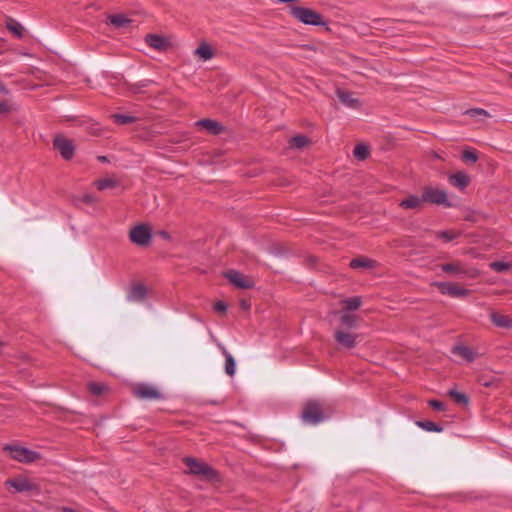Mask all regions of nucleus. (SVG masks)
I'll use <instances>...</instances> for the list:
<instances>
[{
  "label": "nucleus",
  "mask_w": 512,
  "mask_h": 512,
  "mask_svg": "<svg viewBox=\"0 0 512 512\" xmlns=\"http://www.w3.org/2000/svg\"><path fill=\"white\" fill-rule=\"evenodd\" d=\"M416 425L418 427L424 429L425 431H428V432H441V431H443V427L442 426H440L439 424H437L435 422L428 421V420L417 421Z\"/></svg>",
  "instance_id": "27"
},
{
  "label": "nucleus",
  "mask_w": 512,
  "mask_h": 512,
  "mask_svg": "<svg viewBox=\"0 0 512 512\" xmlns=\"http://www.w3.org/2000/svg\"><path fill=\"white\" fill-rule=\"evenodd\" d=\"M359 335L356 333L349 332L348 330H344L343 328H338L334 332V339L336 343L345 349H353L356 347L358 343Z\"/></svg>",
  "instance_id": "8"
},
{
  "label": "nucleus",
  "mask_w": 512,
  "mask_h": 512,
  "mask_svg": "<svg viewBox=\"0 0 512 512\" xmlns=\"http://www.w3.org/2000/svg\"><path fill=\"white\" fill-rule=\"evenodd\" d=\"M356 320H357V317L353 314H343L340 317V327L339 328H343L344 330H349L351 328H355L357 326Z\"/></svg>",
  "instance_id": "25"
},
{
  "label": "nucleus",
  "mask_w": 512,
  "mask_h": 512,
  "mask_svg": "<svg viewBox=\"0 0 512 512\" xmlns=\"http://www.w3.org/2000/svg\"><path fill=\"white\" fill-rule=\"evenodd\" d=\"M146 295V287L143 284H135L128 291L127 300L130 302H143Z\"/></svg>",
  "instance_id": "15"
},
{
  "label": "nucleus",
  "mask_w": 512,
  "mask_h": 512,
  "mask_svg": "<svg viewBox=\"0 0 512 512\" xmlns=\"http://www.w3.org/2000/svg\"><path fill=\"white\" fill-rule=\"evenodd\" d=\"M133 395L140 400H160L163 394L154 386L148 383H137L132 388Z\"/></svg>",
  "instance_id": "5"
},
{
  "label": "nucleus",
  "mask_w": 512,
  "mask_h": 512,
  "mask_svg": "<svg viewBox=\"0 0 512 512\" xmlns=\"http://www.w3.org/2000/svg\"><path fill=\"white\" fill-rule=\"evenodd\" d=\"M4 450L9 451L10 456L21 463L29 464L41 458L38 452L16 445H6Z\"/></svg>",
  "instance_id": "4"
},
{
  "label": "nucleus",
  "mask_w": 512,
  "mask_h": 512,
  "mask_svg": "<svg viewBox=\"0 0 512 512\" xmlns=\"http://www.w3.org/2000/svg\"><path fill=\"white\" fill-rule=\"evenodd\" d=\"M109 22L115 27V28H122L126 27L131 20L128 19L126 16L122 14H114L109 16Z\"/></svg>",
  "instance_id": "26"
},
{
  "label": "nucleus",
  "mask_w": 512,
  "mask_h": 512,
  "mask_svg": "<svg viewBox=\"0 0 512 512\" xmlns=\"http://www.w3.org/2000/svg\"><path fill=\"white\" fill-rule=\"evenodd\" d=\"M449 183L460 190H464L470 183V177L463 171H457L448 177Z\"/></svg>",
  "instance_id": "13"
},
{
  "label": "nucleus",
  "mask_w": 512,
  "mask_h": 512,
  "mask_svg": "<svg viewBox=\"0 0 512 512\" xmlns=\"http://www.w3.org/2000/svg\"><path fill=\"white\" fill-rule=\"evenodd\" d=\"M241 307L246 309L249 307V305L246 303V301L243 300V301H241Z\"/></svg>",
  "instance_id": "50"
},
{
  "label": "nucleus",
  "mask_w": 512,
  "mask_h": 512,
  "mask_svg": "<svg viewBox=\"0 0 512 512\" xmlns=\"http://www.w3.org/2000/svg\"><path fill=\"white\" fill-rule=\"evenodd\" d=\"M83 201L85 203L91 204L94 201V198H93L92 195L86 194V195L83 196Z\"/></svg>",
  "instance_id": "45"
},
{
  "label": "nucleus",
  "mask_w": 512,
  "mask_h": 512,
  "mask_svg": "<svg viewBox=\"0 0 512 512\" xmlns=\"http://www.w3.org/2000/svg\"><path fill=\"white\" fill-rule=\"evenodd\" d=\"M98 160L100 162H108V158L106 156H98Z\"/></svg>",
  "instance_id": "48"
},
{
  "label": "nucleus",
  "mask_w": 512,
  "mask_h": 512,
  "mask_svg": "<svg viewBox=\"0 0 512 512\" xmlns=\"http://www.w3.org/2000/svg\"><path fill=\"white\" fill-rule=\"evenodd\" d=\"M424 203L423 195L421 197L416 195H409L407 198L403 199L399 206L403 209H418Z\"/></svg>",
  "instance_id": "19"
},
{
  "label": "nucleus",
  "mask_w": 512,
  "mask_h": 512,
  "mask_svg": "<svg viewBox=\"0 0 512 512\" xmlns=\"http://www.w3.org/2000/svg\"><path fill=\"white\" fill-rule=\"evenodd\" d=\"M196 126L206 129L212 135H220L224 131V127L212 119H201L196 122Z\"/></svg>",
  "instance_id": "16"
},
{
  "label": "nucleus",
  "mask_w": 512,
  "mask_h": 512,
  "mask_svg": "<svg viewBox=\"0 0 512 512\" xmlns=\"http://www.w3.org/2000/svg\"><path fill=\"white\" fill-rule=\"evenodd\" d=\"M290 14L306 25L313 26H324L326 22L323 20V17L320 13L306 7L302 6H293L290 9Z\"/></svg>",
  "instance_id": "3"
},
{
  "label": "nucleus",
  "mask_w": 512,
  "mask_h": 512,
  "mask_svg": "<svg viewBox=\"0 0 512 512\" xmlns=\"http://www.w3.org/2000/svg\"><path fill=\"white\" fill-rule=\"evenodd\" d=\"M440 268L443 272L455 276H462L468 273V270L461 261L444 263L440 265Z\"/></svg>",
  "instance_id": "14"
},
{
  "label": "nucleus",
  "mask_w": 512,
  "mask_h": 512,
  "mask_svg": "<svg viewBox=\"0 0 512 512\" xmlns=\"http://www.w3.org/2000/svg\"><path fill=\"white\" fill-rule=\"evenodd\" d=\"M200 59L207 61L213 58L214 53L210 45L206 42L201 43L194 52Z\"/></svg>",
  "instance_id": "22"
},
{
  "label": "nucleus",
  "mask_w": 512,
  "mask_h": 512,
  "mask_svg": "<svg viewBox=\"0 0 512 512\" xmlns=\"http://www.w3.org/2000/svg\"><path fill=\"white\" fill-rule=\"evenodd\" d=\"M112 119L116 124L119 125H128L136 121V117L120 113L113 114Z\"/></svg>",
  "instance_id": "30"
},
{
  "label": "nucleus",
  "mask_w": 512,
  "mask_h": 512,
  "mask_svg": "<svg viewBox=\"0 0 512 512\" xmlns=\"http://www.w3.org/2000/svg\"><path fill=\"white\" fill-rule=\"evenodd\" d=\"M130 241L141 247L148 246L152 239L151 229L148 225L138 224L129 232Z\"/></svg>",
  "instance_id": "6"
},
{
  "label": "nucleus",
  "mask_w": 512,
  "mask_h": 512,
  "mask_svg": "<svg viewBox=\"0 0 512 512\" xmlns=\"http://www.w3.org/2000/svg\"><path fill=\"white\" fill-rule=\"evenodd\" d=\"M309 143V139L304 135H296L290 139L292 148L302 149Z\"/></svg>",
  "instance_id": "31"
},
{
  "label": "nucleus",
  "mask_w": 512,
  "mask_h": 512,
  "mask_svg": "<svg viewBox=\"0 0 512 512\" xmlns=\"http://www.w3.org/2000/svg\"><path fill=\"white\" fill-rule=\"evenodd\" d=\"M354 157L358 160H365L369 155L368 147L364 144H357L353 151Z\"/></svg>",
  "instance_id": "33"
},
{
  "label": "nucleus",
  "mask_w": 512,
  "mask_h": 512,
  "mask_svg": "<svg viewBox=\"0 0 512 512\" xmlns=\"http://www.w3.org/2000/svg\"><path fill=\"white\" fill-rule=\"evenodd\" d=\"M511 78H512V74H511Z\"/></svg>",
  "instance_id": "51"
},
{
  "label": "nucleus",
  "mask_w": 512,
  "mask_h": 512,
  "mask_svg": "<svg viewBox=\"0 0 512 512\" xmlns=\"http://www.w3.org/2000/svg\"><path fill=\"white\" fill-rule=\"evenodd\" d=\"M447 394L460 406H467L469 404V397L465 393L450 389Z\"/></svg>",
  "instance_id": "24"
},
{
  "label": "nucleus",
  "mask_w": 512,
  "mask_h": 512,
  "mask_svg": "<svg viewBox=\"0 0 512 512\" xmlns=\"http://www.w3.org/2000/svg\"><path fill=\"white\" fill-rule=\"evenodd\" d=\"M328 418L325 414L323 405L317 400H310L305 403L301 419L304 423L309 425H317Z\"/></svg>",
  "instance_id": "2"
},
{
  "label": "nucleus",
  "mask_w": 512,
  "mask_h": 512,
  "mask_svg": "<svg viewBox=\"0 0 512 512\" xmlns=\"http://www.w3.org/2000/svg\"><path fill=\"white\" fill-rule=\"evenodd\" d=\"M10 107L5 101H0V115L7 114L10 112Z\"/></svg>",
  "instance_id": "44"
},
{
  "label": "nucleus",
  "mask_w": 512,
  "mask_h": 512,
  "mask_svg": "<svg viewBox=\"0 0 512 512\" xmlns=\"http://www.w3.org/2000/svg\"><path fill=\"white\" fill-rule=\"evenodd\" d=\"M336 95H337L338 99L340 100V102L343 103L347 107L356 108L359 103V100L357 98H355L353 96V93H351L349 91H346L343 89H338L336 91Z\"/></svg>",
  "instance_id": "18"
},
{
  "label": "nucleus",
  "mask_w": 512,
  "mask_h": 512,
  "mask_svg": "<svg viewBox=\"0 0 512 512\" xmlns=\"http://www.w3.org/2000/svg\"><path fill=\"white\" fill-rule=\"evenodd\" d=\"M183 463L189 468L188 474L199 476L202 480L214 482L219 480L218 472L210 465L193 457H184Z\"/></svg>",
  "instance_id": "1"
},
{
  "label": "nucleus",
  "mask_w": 512,
  "mask_h": 512,
  "mask_svg": "<svg viewBox=\"0 0 512 512\" xmlns=\"http://www.w3.org/2000/svg\"><path fill=\"white\" fill-rule=\"evenodd\" d=\"M96 186L99 190L114 188L116 186L115 180L111 178H103L96 181Z\"/></svg>",
  "instance_id": "36"
},
{
  "label": "nucleus",
  "mask_w": 512,
  "mask_h": 512,
  "mask_svg": "<svg viewBox=\"0 0 512 512\" xmlns=\"http://www.w3.org/2000/svg\"><path fill=\"white\" fill-rule=\"evenodd\" d=\"M490 266L496 272H505L510 268V265L503 261L492 262Z\"/></svg>",
  "instance_id": "40"
},
{
  "label": "nucleus",
  "mask_w": 512,
  "mask_h": 512,
  "mask_svg": "<svg viewBox=\"0 0 512 512\" xmlns=\"http://www.w3.org/2000/svg\"><path fill=\"white\" fill-rule=\"evenodd\" d=\"M342 303L345 305L346 310L353 311L357 310L361 306L362 299L360 296H354L344 299Z\"/></svg>",
  "instance_id": "29"
},
{
  "label": "nucleus",
  "mask_w": 512,
  "mask_h": 512,
  "mask_svg": "<svg viewBox=\"0 0 512 512\" xmlns=\"http://www.w3.org/2000/svg\"><path fill=\"white\" fill-rule=\"evenodd\" d=\"M145 42L149 47L158 51H164L170 45L169 41L165 37L157 34L146 35Z\"/></svg>",
  "instance_id": "12"
},
{
  "label": "nucleus",
  "mask_w": 512,
  "mask_h": 512,
  "mask_svg": "<svg viewBox=\"0 0 512 512\" xmlns=\"http://www.w3.org/2000/svg\"><path fill=\"white\" fill-rule=\"evenodd\" d=\"M149 83H150L149 80L141 81L140 87H147Z\"/></svg>",
  "instance_id": "47"
},
{
  "label": "nucleus",
  "mask_w": 512,
  "mask_h": 512,
  "mask_svg": "<svg viewBox=\"0 0 512 512\" xmlns=\"http://www.w3.org/2000/svg\"><path fill=\"white\" fill-rule=\"evenodd\" d=\"M7 28L11 31L16 37L21 38L23 36V27L17 21L10 19L7 22Z\"/></svg>",
  "instance_id": "34"
},
{
  "label": "nucleus",
  "mask_w": 512,
  "mask_h": 512,
  "mask_svg": "<svg viewBox=\"0 0 512 512\" xmlns=\"http://www.w3.org/2000/svg\"><path fill=\"white\" fill-rule=\"evenodd\" d=\"M214 310L219 313H225L227 311V305L223 301H217L214 304Z\"/></svg>",
  "instance_id": "43"
},
{
  "label": "nucleus",
  "mask_w": 512,
  "mask_h": 512,
  "mask_svg": "<svg viewBox=\"0 0 512 512\" xmlns=\"http://www.w3.org/2000/svg\"><path fill=\"white\" fill-rule=\"evenodd\" d=\"M221 351H222V354L224 355L225 357V372L229 375V376H233L235 374V371H236V362H235V359L234 357L226 350V348L224 346H221L219 345Z\"/></svg>",
  "instance_id": "21"
},
{
  "label": "nucleus",
  "mask_w": 512,
  "mask_h": 512,
  "mask_svg": "<svg viewBox=\"0 0 512 512\" xmlns=\"http://www.w3.org/2000/svg\"><path fill=\"white\" fill-rule=\"evenodd\" d=\"M424 202L451 207L452 203L448 200L447 193L437 188L426 187L422 193Z\"/></svg>",
  "instance_id": "7"
},
{
  "label": "nucleus",
  "mask_w": 512,
  "mask_h": 512,
  "mask_svg": "<svg viewBox=\"0 0 512 512\" xmlns=\"http://www.w3.org/2000/svg\"><path fill=\"white\" fill-rule=\"evenodd\" d=\"M375 262L371 259L365 258V257H357L350 261V267L353 269H360V268H373Z\"/></svg>",
  "instance_id": "23"
},
{
  "label": "nucleus",
  "mask_w": 512,
  "mask_h": 512,
  "mask_svg": "<svg viewBox=\"0 0 512 512\" xmlns=\"http://www.w3.org/2000/svg\"><path fill=\"white\" fill-rule=\"evenodd\" d=\"M5 484L14 488L16 492L32 491L36 488L35 484L23 477L8 479Z\"/></svg>",
  "instance_id": "11"
},
{
  "label": "nucleus",
  "mask_w": 512,
  "mask_h": 512,
  "mask_svg": "<svg viewBox=\"0 0 512 512\" xmlns=\"http://www.w3.org/2000/svg\"><path fill=\"white\" fill-rule=\"evenodd\" d=\"M460 235H461L460 232L449 231V230L436 232V237L438 239L444 240L445 242H451L454 239L458 238Z\"/></svg>",
  "instance_id": "32"
},
{
  "label": "nucleus",
  "mask_w": 512,
  "mask_h": 512,
  "mask_svg": "<svg viewBox=\"0 0 512 512\" xmlns=\"http://www.w3.org/2000/svg\"><path fill=\"white\" fill-rule=\"evenodd\" d=\"M53 146L56 150L59 151L63 159L68 161L73 158L75 147L72 140L62 135H57L53 140Z\"/></svg>",
  "instance_id": "9"
},
{
  "label": "nucleus",
  "mask_w": 512,
  "mask_h": 512,
  "mask_svg": "<svg viewBox=\"0 0 512 512\" xmlns=\"http://www.w3.org/2000/svg\"><path fill=\"white\" fill-rule=\"evenodd\" d=\"M224 275L237 288L250 289L253 286L252 282L239 271L229 270Z\"/></svg>",
  "instance_id": "10"
},
{
  "label": "nucleus",
  "mask_w": 512,
  "mask_h": 512,
  "mask_svg": "<svg viewBox=\"0 0 512 512\" xmlns=\"http://www.w3.org/2000/svg\"><path fill=\"white\" fill-rule=\"evenodd\" d=\"M88 390L91 394L100 396L106 390V386L101 383L90 382L88 383Z\"/></svg>",
  "instance_id": "35"
},
{
  "label": "nucleus",
  "mask_w": 512,
  "mask_h": 512,
  "mask_svg": "<svg viewBox=\"0 0 512 512\" xmlns=\"http://www.w3.org/2000/svg\"><path fill=\"white\" fill-rule=\"evenodd\" d=\"M428 404L436 411H444L446 408L445 404L439 400H430Z\"/></svg>",
  "instance_id": "42"
},
{
  "label": "nucleus",
  "mask_w": 512,
  "mask_h": 512,
  "mask_svg": "<svg viewBox=\"0 0 512 512\" xmlns=\"http://www.w3.org/2000/svg\"><path fill=\"white\" fill-rule=\"evenodd\" d=\"M466 114L472 116V117H476V116H485L487 117L489 114L486 110L484 109H481V108H474V109H470L466 112Z\"/></svg>",
  "instance_id": "41"
},
{
  "label": "nucleus",
  "mask_w": 512,
  "mask_h": 512,
  "mask_svg": "<svg viewBox=\"0 0 512 512\" xmlns=\"http://www.w3.org/2000/svg\"><path fill=\"white\" fill-rule=\"evenodd\" d=\"M490 320L497 327L505 329L512 328V319L507 315L493 311L490 313Z\"/></svg>",
  "instance_id": "17"
},
{
  "label": "nucleus",
  "mask_w": 512,
  "mask_h": 512,
  "mask_svg": "<svg viewBox=\"0 0 512 512\" xmlns=\"http://www.w3.org/2000/svg\"><path fill=\"white\" fill-rule=\"evenodd\" d=\"M471 291L469 289L460 287L456 284L455 288L453 289L450 297L453 298H465L468 295H470Z\"/></svg>",
  "instance_id": "38"
},
{
  "label": "nucleus",
  "mask_w": 512,
  "mask_h": 512,
  "mask_svg": "<svg viewBox=\"0 0 512 512\" xmlns=\"http://www.w3.org/2000/svg\"><path fill=\"white\" fill-rule=\"evenodd\" d=\"M160 235H161V237H162V238H164V239H170V235H169V233H168V232H166V231H162V232H160Z\"/></svg>",
  "instance_id": "46"
},
{
  "label": "nucleus",
  "mask_w": 512,
  "mask_h": 512,
  "mask_svg": "<svg viewBox=\"0 0 512 512\" xmlns=\"http://www.w3.org/2000/svg\"><path fill=\"white\" fill-rule=\"evenodd\" d=\"M462 160L469 163H475L478 160V155L474 150L466 149L462 152Z\"/></svg>",
  "instance_id": "39"
},
{
  "label": "nucleus",
  "mask_w": 512,
  "mask_h": 512,
  "mask_svg": "<svg viewBox=\"0 0 512 512\" xmlns=\"http://www.w3.org/2000/svg\"><path fill=\"white\" fill-rule=\"evenodd\" d=\"M478 382L480 385L482 386H485V387H493V386H496L499 382V379L496 378L495 376H491L489 379L484 376V375H481L479 376L478 378Z\"/></svg>",
  "instance_id": "37"
},
{
  "label": "nucleus",
  "mask_w": 512,
  "mask_h": 512,
  "mask_svg": "<svg viewBox=\"0 0 512 512\" xmlns=\"http://www.w3.org/2000/svg\"><path fill=\"white\" fill-rule=\"evenodd\" d=\"M63 512H77V511L74 510L73 508L63 507Z\"/></svg>",
  "instance_id": "49"
},
{
  "label": "nucleus",
  "mask_w": 512,
  "mask_h": 512,
  "mask_svg": "<svg viewBox=\"0 0 512 512\" xmlns=\"http://www.w3.org/2000/svg\"><path fill=\"white\" fill-rule=\"evenodd\" d=\"M452 353L456 356H459L465 359L468 362H473L475 360V353L472 349L465 345H456L452 348Z\"/></svg>",
  "instance_id": "20"
},
{
  "label": "nucleus",
  "mask_w": 512,
  "mask_h": 512,
  "mask_svg": "<svg viewBox=\"0 0 512 512\" xmlns=\"http://www.w3.org/2000/svg\"><path fill=\"white\" fill-rule=\"evenodd\" d=\"M434 287H436L439 292L443 295H448L450 296L453 289L455 288L456 284L455 283H452V282H434L432 284Z\"/></svg>",
  "instance_id": "28"
}]
</instances>
